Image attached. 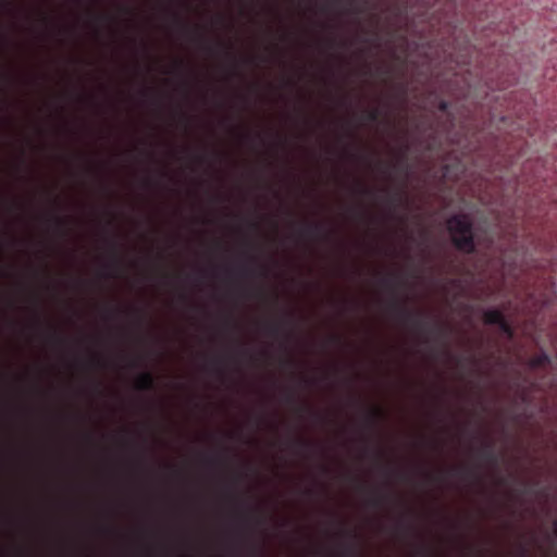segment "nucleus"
I'll list each match as a JSON object with an SVG mask.
<instances>
[{
	"mask_svg": "<svg viewBox=\"0 0 557 557\" xmlns=\"http://www.w3.org/2000/svg\"><path fill=\"white\" fill-rule=\"evenodd\" d=\"M64 311H67V306L69 304L66 302V300L64 301ZM69 323V318H67V313L64 312V324L66 325Z\"/></svg>",
	"mask_w": 557,
	"mask_h": 557,
	"instance_id": "1a4fd4ad",
	"label": "nucleus"
},
{
	"mask_svg": "<svg viewBox=\"0 0 557 557\" xmlns=\"http://www.w3.org/2000/svg\"><path fill=\"white\" fill-rule=\"evenodd\" d=\"M64 81H65V86H64V90H63V98H64V102L66 103L70 99V89L67 87V73L66 72L64 73ZM64 107L66 108V104Z\"/></svg>",
	"mask_w": 557,
	"mask_h": 557,
	"instance_id": "39448f33",
	"label": "nucleus"
},
{
	"mask_svg": "<svg viewBox=\"0 0 557 557\" xmlns=\"http://www.w3.org/2000/svg\"><path fill=\"white\" fill-rule=\"evenodd\" d=\"M67 380L64 382V411H63V423H64V499H63V510L64 516L67 515L70 510V481H69V461H67V424L70 423V409L66 401L67 397ZM69 524L66 521V517H64V539H63V556L70 557V533H69Z\"/></svg>",
	"mask_w": 557,
	"mask_h": 557,
	"instance_id": "f257e3e1",
	"label": "nucleus"
},
{
	"mask_svg": "<svg viewBox=\"0 0 557 557\" xmlns=\"http://www.w3.org/2000/svg\"><path fill=\"white\" fill-rule=\"evenodd\" d=\"M69 123H70V122L65 119V120H64V133H65V134L69 132V127H70V126H69V125H70Z\"/></svg>",
	"mask_w": 557,
	"mask_h": 557,
	"instance_id": "9b49d317",
	"label": "nucleus"
},
{
	"mask_svg": "<svg viewBox=\"0 0 557 557\" xmlns=\"http://www.w3.org/2000/svg\"><path fill=\"white\" fill-rule=\"evenodd\" d=\"M67 162H69V154H67V151L65 150L64 152V163H65V170H64V178L66 180L69 173H67Z\"/></svg>",
	"mask_w": 557,
	"mask_h": 557,
	"instance_id": "423d86ee",
	"label": "nucleus"
},
{
	"mask_svg": "<svg viewBox=\"0 0 557 557\" xmlns=\"http://www.w3.org/2000/svg\"><path fill=\"white\" fill-rule=\"evenodd\" d=\"M63 369L65 374L70 371V337L67 334L63 338Z\"/></svg>",
	"mask_w": 557,
	"mask_h": 557,
	"instance_id": "7ed1b4c3",
	"label": "nucleus"
},
{
	"mask_svg": "<svg viewBox=\"0 0 557 557\" xmlns=\"http://www.w3.org/2000/svg\"><path fill=\"white\" fill-rule=\"evenodd\" d=\"M64 37L66 38L67 34L70 33V25H69V22L65 20L64 21Z\"/></svg>",
	"mask_w": 557,
	"mask_h": 557,
	"instance_id": "6e6552de",
	"label": "nucleus"
},
{
	"mask_svg": "<svg viewBox=\"0 0 557 557\" xmlns=\"http://www.w3.org/2000/svg\"><path fill=\"white\" fill-rule=\"evenodd\" d=\"M4 45V38L3 36L0 34V48Z\"/></svg>",
	"mask_w": 557,
	"mask_h": 557,
	"instance_id": "f8f14e48",
	"label": "nucleus"
},
{
	"mask_svg": "<svg viewBox=\"0 0 557 557\" xmlns=\"http://www.w3.org/2000/svg\"><path fill=\"white\" fill-rule=\"evenodd\" d=\"M486 320L492 323H500L502 315L499 312L493 311L486 314Z\"/></svg>",
	"mask_w": 557,
	"mask_h": 557,
	"instance_id": "20e7f679",
	"label": "nucleus"
},
{
	"mask_svg": "<svg viewBox=\"0 0 557 557\" xmlns=\"http://www.w3.org/2000/svg\"><path fill=\"white\" fill-rule=\"evenodd\" d=\"M448 230L456 246L465 251L473 249L471 222L468 215L460 214L448 220Z\"/></svg>",
	"mask_w": 557,
	"mask_h": 557,
	"instance_id": "f03ea898",
	"label": "nucleus"
},
{
	"mask_svg": "<svg viewBox=\"0 0 557 557\" xmlns=\"http://www.w3.org/2000/svg\"><path fill=\"white\" fill-rule=\"evenodd\" d=\"M555 530H556V532H557V522H556V525H555Z\"/></svg>",
	"mask_w": 557,
	"mask_h": 557,
	"instance_id": "4468645a",
	"label": "nucleus"
},
{
	"mask_svg": "<svg viewBox=\"0 0 557 557\" xmlns=\"http://www.w3.org/2000/svg\"><path fill=\"white\" fill-rule=\"evenodd\" d=\"M0 276H3V272L2 271H0Z\"/></svg>",
	"mask_w": 557,
	"mask_h": 557,
	"instance_id": "ddd939ff",
	"label": "nucleus"
},
{
	"mask_svg": "<svg viewBox=\"0 0 557 557\" xmlns=\"http://www.w3.org/2000/svg\"><path fill=\"white\" fill-rule=\"evenodd\" d=\"M69 288V274L67 269H64V289L66 290Z\"/></svg>",
	"mask_w": 557,
	"mask_h": 557,
	"instance_id": "0eeeda50",
	"label": "nucleus"
},
{
	"mask_svg": "<svg viewBox=\"0 0 557 557\" xmlns=\"http://www.w3.org/2000/svg\"><path fill=\"white\" fill-rule=\"evenodd\" d=\"M70 223L69 216H64V232L66 233L67 224Z\"/></svg>",
	"mask_w": 557,
	"mask_h": 557,
	"instance_id": "9d476101",
	"label": "nucleus"
}]
</instances>
